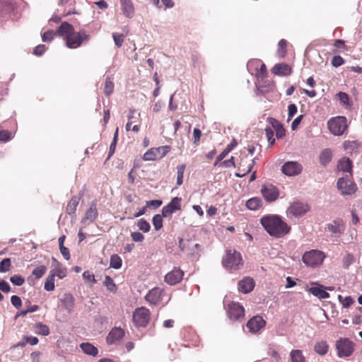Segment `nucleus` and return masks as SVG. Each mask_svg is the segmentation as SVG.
I'll list each match as a JSON object with an SVG mask.
<instances>
[{
    "mask_svg": "<svg viewBox=\"0 0 362 362\" xmlns=\"http://www.w3.org/2000/svg\"><path fill=\"white\" fill-rule=\"evenodd\" d=\"M90 40V35L84 30L78 32L74 31L71 35L66 36V46L70 49L79 47L83 41L88 42Z\"/></svg>",
    "mask_w": 362,
    "mask_h": 362,
    "instance_id": "obj_5",
    "label": "nucleus"
},
{
    "mask_svg": "<svg viewBox=\"0 0 362 362\" xmlns=\"http://www.w3.org/2000/svg\"><path fill=\"white\" fill-rule=\"evenodd\" d=\"M124 336V331L120 327L112 328L106 337L107 344H115L118 343Z\"/></svg>",
    "mask_w": 362,
    "mask_h": 362,
    "instance_id": "obj_19",
    "label": "nucleus"
},
{
    "mask_svg": "<svg viewBox=\"0 0 362 362\" xmlns=\"http://www.w3.org/2000/svg\"><path fill=\"white\" fill-rule=\"evenodd\" d=\"M62 303L65 309L71 313L74 305V299L71 294H64L63 298L61 299Z\"/></svg>",
    "mask_w": 362,
    "mask_h": 362,
    "instance_id": "obj_29",
    "label": "nucleus"
},
{
    "mask_svg": "<svg viewBox=\"0 0 362 362\" xmlns=\"http://www.w3.org/2000/svg\"><path fill=\"white\" fill-rule=\"evenodd\" d=\"M10 290H11V287L6 281H5L4 280L0 281V291H3L4 293H8L10 291Z\"/></svg>",
    "mask_w": 362,
    "mask_h": 362,
    "instance_id": "obj_63",
    "label": "nucleus"
},
{
    "mask_svg": "<svg viewBox=\"0 0 362 362\" xmlns=\"http://www.w3.org/2000/svg\"><path fill=\"white\" fill-rule=\"evenodd\" d=\"M122 264V261L120 257L117 255H113L110 257V267L115 269H119L121 268Z\"/></svg>",
    "mask_w": 362,
    "mask_h": 362,
    "instance_id": "obj_40",
    "label": "nucleus"
},
{
    "mask_svg": "<svg viewBox=\"0 0 362 362\" xmlns=\"http://www.w3.org/2000/svg\"><path fill=\"white\" fill-rule=\"evenodd\" d=\"M112 37H113V40H114L115 45L117 47H120L122 45L124 35L123 34L114 33L112 34Z\"/></svg>",
    "mask_w": 362,
    "mask_h": 362,
    "instance_id": "obj_51",
    "label": "nucleus"
},
{
    "mask_svg": "<svg viewBox=\"0 0 362 362\" xmlns=\"http://www.w3.org/2000/svg\"><path fill=\"white\" fill-rule=\"evenodd\" d=\"M224 308L227 313V316L230 320L235 322L242 321L245 317L244 308L238 303L230 302L224 305Z\"/></svg>",
    "mask_w": 362,
    "mask_h": 362,
    "instance_id": "obj_3",
    "label": "nucleus"
},
{
    "mask_svg": "<svg viewBox=\"0 0 362 362\" xmlns=\"http://www.w3.org/2000/svg\"><path fill=\"white\" fill-rule=\"evenodd\" d=\"M13 9V4L8 1H0V16L6 17Z\"/></svg>",
    "mask_w": 362,
    "mask_h": 362,
    "instance_id": "obj_31",
    "label": "nucleus"
},
{
    "mask_svg": "<svg viewBox=\"0 0 362 362\" xmlns=\"http://www.w3.org/2000/svg\"><path fill=\"white\" fill-rule=\"evenodd\" d=\"M162 204V201L160 200H151L148 201L146 204V208H153L157 209Z\"/></svg>",
    "mask_w": 362,
    "mask_h": 362,
    "instance_id": "obj_58",
    "label": "nucleus"
},
{
    "mask_svg": "<svg viewBox=\"0 0 362 362\" xmlns=\"http://www.w3.org/2000/svg\"><path fill=\"white\" fill-rule=\"evenodd\" d=\"M74 31V27L67 22L62 23L57 30L59 35H66V37L71 35Z\"/></svg>",
    "mask_w": 362,
    "mask_h": 362,
    "instance_id": "obj_32",
    "label": "nucleus"
},
{
    "mask_svg": "<svg viewBox=\"0 0 362 362\" xmlns=\"http://www.w3.org/2000/svg\"><path fill=\"white\" fill-rule=\"evenodd\" d=\"M183 274L184 272L180 268L174 267L165 276V281L170 286L175 285L182 279Z\"/></svg>",
    "mask_w": 362,
    "mask_h": 362,
    "instance_id": "obj_16",
    "label": "nucleus"
},
{
    "mask_svg": "<svg viewBox=\"0 0 362 362\" xmlns=\"http://www.w3.org/2000/svg\"><path fill=\"white\" fill-rule=\"evenodd\" d=\"M337 356L339 358L350 356L354 350V344L348 338H340L336 342Z\"/></svg>",
    "mask_w": 362,
    "mask_h": 362,
    "instance_id": "obj_7",
    "label": "nucleus"
},
{
    "mask_svg": "<svg viewBox=\"0 0 362 362\" xmlns=\"http://www.w3.org/2000/svg\"><path fill=\"white\" fill-rule=\"evenodd\" d=\"M104 286L108 291L112 293H115L117 291V286L113 279L110 276H106L104 281Z\"/></svg>",
    "mask_w": 362,
    "mask_h": 362,
    "instance_id": "obj_43",
    "label": "nucleus"
},
{
    "mask_svg": "<svg viewBox=\"0 0 362 362\" xmlns=\"http://www.w3.org/2000/svg\"><path fill=\"white\" fill-rule=\"evenodd\" d=\"M123 14L127 18H132L134 13V8L131 0H120Z\"/></svg>",
    "mask_w": 362,
    "mask_h": 362,
    "instance_id": "obj_25",
    "label": "nucleus"
},
{
    "mask_svg": "<svg viewBox=\"0 0 362 362\" xmlns=\"http://www.w3.org/2000/svg\"><path fill=\"white\" fill-rule=\"evenodd\" d=\"M260 223L271 235L281 238L288 234L291 228L278 215H267L260 219Z\"/></svg>",
    "mask_w": 362,
    "mask_h": 362,
    "instance_id": "obj_1",
    "label": "nucleus"
},
{
    "mask_svg": "<svg viewBox=\"0 0 362 362\" xmlns=\"http://www.w3.org/2000/svg\"><path fill=\"white\" fill-rule=\"evenodd\" d=\"M46 50V46L45 45H37L33 51V54L37 56H41Z\"/></svg>",
    "mask_w": 362,
    "mask_h": 362,
    "instance_id": "obj_61",
    "label": "nucleus"
},
{
    "mask_svg": "<svg viewBox=\"0 0 362 362\" xmlns=\"http://www.w3.org/2000/svg\"><path fill=\"white\" fill-rule=\"evenodd\" d=\"M302 170V165L297 161H287L281 167L282 173L290 177L300 174Z\"/></svg>",
    "mask_w": 362,
    "mask_h": 362,
    "instance_id": "obj_11",
    "label": "nucleus"
},
{
    "mask_svg": "<svg viewBox=\"0 0 362 362\" xmlns=\"http://www.w3.org/2000/svg\"><path fill=\"white\" fill-rule=\"evenodd\" d=\"M266 325L264 320L259 315H256L252 317L247 322L246 327L249 332L252 334L257 333Z\"/></svg>",
    "mask_w": 362,
    "mask_h": 362,
    "instance_id": "obj_15",
    "label": "nucleus"
},
{
    "mask_svg": "<svg viewBox=\"0 0 362 362\" xmlns=\"http://www.w3.org/2000/svg\"><path fill=\"white\" fill-rule=\"evenodd\" d=\"M255 286L254 280L250 277H245L238 282V291L243 293H248Z\"/></svg>",
    "mask_w": 362,
    "mask_h": 362,
    "instance_id": "obj_22",
    "label": "nucleus"
},
{
    "mask_svg": "<svg viewBox=\"0 0 362 362\" xmlns=\"http://www.w3.org/2000/svg\"><path fill=\"white\" fill-rule=\"evenodd\" d=\"M288 120H290L297 112V106L295 104H290L288 106Z\"/></svg>",
    "mask_w": 362,
    "mask_h": 362,
    "instance_id": "obj_55",
    "label": "nucleus"
},
{
    "mask_svg": "<svg viewBox=\"0 0 362 362\" xmlns=\"http://www.w3.org/2000/svg\"><path fill=\"white\" fill-rule=\"evenodd\" d=\"M165 293L163 288L154 287L147 293L145 299L151 305H158L163 299Z\"/></svg>",
    "mask_w": 362,
    "mask_h": 362,
    "instance_id": "obj_13",
    "label": "nucleus"
},
{
    "mask_svg": "<svg viewBox=\"0 0 362 362\" xmlns=\"http://www.w3.org/2000/svg\"><path fill=\"white\" fill-rule=\"evenodd\" d=\"M47 271V267L45 265H40L33 269L32 274L35 276L36 279L41 278Z\"/></svg>",
    "mask_w": 362,
    "mask_h": 362,
    "instance_id": "obj_47",
    "label": "nucleus"
},
{
    "mask_svg": "<svg viewBox=\"0 0 362 362\" xmlns=\"http://www.w3.org/2000/svg\"><path fill=\"white\" fill-rule=\"evenodd\" d=\"M220 165L224 168L235 167L234 157L232 156L230 159L223 160Z\"/></svg>",
    "mask_w": 362,
    "mask_h": 362,
    "instance_id": "obj_60",
    "label": "nucleus"
},
{
    "mask_svg": "<svg viewBox=\"0 0 362 362\" xmlns=\"http://www.w3.org/2000/svg\"><path fill=\"white\" fill-rule=\"evenodd\" d=\"M114 90V83L110 78H107L105 82L104 93L106 96H109Z\"/></svg>",
    "mask_w": 362,
    "mask_h": 362,
    "instance_id": "obj_45",
    "label": "nucleus"
},
{
    "mask_svg": "<svg viewBox=\"0 0 362 362\" xmlns=\"http://www.w3.org/2000/svg\"><path fill=\"white\" fill-rule=\"evenodd\" d=\"M314 350L317 354L320 356H324L328 352L329 346L327 341H320L315 343L314 346Z\"/></svg>",
    "mask_w": 362,
    "mask_h": 362,
    "instance_id": "obj_33",
    "label": "nucleus"
},
{
    "mask_svg": "<svg viewBox=\"0 0 362 362\" xmlns=\"http://www.w3.org/2000/svg\"><path fill=\"white\" fill-rule=\"evenodd\" d=\"M272 72L278 76H288L291 73V69L286 64H276L272 69Z\"/></svg>",
    "mask_w": 362,
    "mask_h": 362,
    "instance_id": "obj_24",
    "label": "nucleus"
},
{
    "mask_svg": "<svg viewBox=\"0 0 362 362\" xmlns=\"http://www.w3.org/2000/svg\"><path fill=\"white\" fill-rule=\"evenodd\" d=\"M337 189L342 195H351L356 192V185L347 177H340L337 183Z\"/></svg>",
    "mask_w": 362,
    "mask_h": 362,
    "instance_id": "obj_9",
    "label": "nucleus"
},
{
    "mask_svg": "<svg viewBox=\"0 0 362 362\" xmlns=\"http://www.w3.org/2000/svg\"><path fill=\"white\" fill-rule=\"evenodd\" d=\"M12 305L17 309H19L22 305V300L18 296H12L11 298Z\"/></svg>",
    "mask_w": 362,
    "mask_h": 362,
    "instance_id": "obj_56",
    "label": "nucleus"
},
{
    "mask_svg": "<svg viewBox=\"0 0 362 362\" xmlns=\"http://www.w3.org/2000/svg\"><path fill=\"white\" fill-rule=\"evenodd\" d=\"M150 320V311L144 307L136 308L133 313V322L136 327H146Z\"/></svg>",
    "mask_w": 362,
    "mask_h": 362,
    "instance_id": "obj_8",
    "label": "nucleus"
},
{
    "mask_svg": "<svg viewBox=\"0 0 362 362\" xmlns=\"http://www.w3.org/2000/svg\"><path fill=\"white\" fill-rule=\"evenodd\" d=\"M80 347L83 353L91 356H95L98 353V349L89 342L81 343Z\"/></svg>",
    "mask_w": 362,
    "mask_h": 362,
    "instance_id": "obj_27",
    "label": "nucleus"
},
{
    "mask_svg": "<svg viewBox=\"0 0 362 362\" xmlns=\"http://www.w3.org/2000/svg\"><path fill=\"white\" fill-rule=\"evenodd\" d=\"M131 237L134 242H142L144 240V235L140 232L132 233Z\"/></svg>",
    "mask_w": 362,
    "mask_h": 362,
    "instance_id": "obj_59",
    "label": "nucleus"
},
{
    "mask_svg": "<svg viewBox=\"0 0 362 362\" xmlns=\"http://www.w3.org/2000/svg\"><path fill=\"white\" fill-rule=\"evenodd\" d=\"M186 168L185 164L179 165L177 166V186H180L183 182L184 172Z\"/></svg>",
    "mask_w": 362,
    "mask_h": 362,
    "instance_id": "obj_42",
    "label": "nucleus"
},
{
    "mask_svg": "<svg viewBox=\"0 0 362 362\" xmlns=\"http://www.w3.org/2000/svg\"><path fill=\"white\" fill-rule=\"evenodd\" d=\"M307 291L319 299H326L329 297V294L325 291V287L317 282H312L311 287Z\"/></svg>",
    "mask_w": 362,
    "mask_h": 362,
    "instance_id": "obj_17",
    "label": "nucleus"
},
{
    "mask_svg": "<svg viewBox=\"0 0 362 362\" xmlns=\"http://www.w3.org/2000/svg\"><path fill=\"white\" fill-rule=\"evenodd\" d=\"M265 134L268 139V141L270 143L271 145H273L275 141V139H274V131L271 127H267L265 128Z\"/></svg>",
    "mask_w": 362,
    "mask_h": 362,
    "instance_id": "obj_52",
    "label": "nucleus"
},
{
    "mask_svg": "<svg viewBox=\"0 0 362 362\" xmlns=\"http://www.w3.org/2000/svg\"><path fill=\"white\" fill-rule=\"evenodd\" d=\"M325 258L324 252L317 250H312L304 253L302 260L307 266L314 267L320 265Z\"/></svg>",
    "mask_w": 362,
    "mask_h": 362,
    "instance_id": "obj_4",
    "label": "nucleus"
},
{
    "mask_svg": "<svg viewBox=\"0 0 362 362\" xmlns=\"http://www.w3.org/2000/svg\"><path fill=\"white\" fill-rule=\"evenodd\" d=\"M180 247L181 250L187 252L191 256H195L199 254L200 245L198 243L192 245L191 242L188 241L187 244L182 243V239H180Z\"/></svg>",
    "mask_w": 362,
    "mask_h": 362,
    "instance_id": "obj_21",
    "label": "nucleus"
},
{
    "mask_svg": "<svg viewBox=\"0 0 362 362\" xmlns=\"http://www.w3.org/2000/svg\"><path fill=\"white\" fill-rule=\"evenodd\" d=\"M344 59L339 56V55H335L333 57L332 59V65L334 67H339L344 64Z\"/></svg>",
    "mask_w": 362,
    "mask_h": 362,
    "instance_id": "obj_53",
    "label": "nucleus"
},
{
    "mask_svg": "<svg viewBox=\"0 0 362 362\" xmlns=\"http://www.w3.org/2000/svg\"><path fill=\"white\" fill-rule=\"evenodd\" d=\"M354 303V300L351 296H346L341 300L344 308H349Z\"/></svg>",
    "mask_w": 362,
    "mask_h": 362,
    "instance_id": "obj_64",
    "label": "nucleus"
},
{
    "mask_svg": "<svg viewBox=\"0 0 362 362\" xmlns=\"http://www.w3.org/2000/svg\"><path fill=\"white\" fill-rule=\"evenodd\" d=\"M11 268V259L10 258H5L0 262V272L4 273L8 272Z\"/></svg>",
    "mask_w": 362,
    "mask_h": 362,
    "instance_id": "obj_48",
    "label": "nucleus"
},
{
    "mask_svg": "<svg viewBox=\"0 0 362 362\" xmlns=\"http://www.w3.org/2000/svg\"><path fill=\"white\" fill-rule=\"evenodd\" d=\"M83 277L85 280L92 282L93 284L96 283L94 275L91 274L88 271H86L83 274Z\"/></svg>",
    "mask_w": 362,
    "mask_h": 362,
    "instance_id": "obj_62",
    "label": "nucleus"
},
{
    "mask_svg": "<svg viewBox=\"0 0 362 362\" xmlns=\"http://www.w3.org/2000/svg\"><path fill=\"white\" fill-rule=\"evenodd\" d=\"M327 229L335 235L342 234L345 230L344 221L337 218L327 225Z\"/></svg>",
    "mask_w": 362,
    "mask_h": 362,
    "instance_id": "obj_20",
    "label": "nucleus"
},
{
    "mask_svg": "<svg viewBox=\"0 0 362 362\" xmlns=\"http://www.w3.org/2000/svg\"><path fill=\"white\" fill-rule=\"evenodd\" d=\"M332 158V151L329 148L324 149L320 154V163L322 165L326 166Z\"/></svg>",
    "mask_w": 362,
    "mask_h": 362,
    "instance_id": "obj_30",
    "label": "nucleus"
},
{
    "mask_svg": "<svg viewBox=\"0 0 362 362\" xmlns=\"http://www.w3.org/2000/svg\"><path fill=\"white\" fill-rule=\"evenodd\" d=\"M170 150L169 146H162L158 148H152L147 151L143 156L144 160H155L163 158Z\"/></svg>",
    "mask_w": 362,
    "mask_h": 362,
    "instance_id": "obj_10",
    "label": "nucleus"
},
{
    "mask_svg": "<svg viewBox=\"0 0 362 362\" xmlns=\"http://www.w3.org/2000/svg\"><path fill=\"white\" fill-rule=\"evenodd\" d=\"M34 331L36 334H41L42 336H47L49 334V329L48 326L41 322L35 324Z\"/></svg>",
    "mask_w": 362,
    "mask_h": 362,
    "instance_id": "obj_38",
    "label": "nucleus"
},
{
    "mask_svg": "<svg viewBox=\"0 0 362 362\" xmlns=\"http://www.w3.org/2000/svg\"><path fill=\"white\" fill-rule=\"evenodd\" d=\"M337 168L343 173H350L352 171V163L349 158L344 157L338 162Z\"/></svg>",
    "mask_w": 362,
    "mask_h": 362,
    "instance_id": "obj_26",
    "label": "nucleus"
},
{
    "mask_svg": "<svg viewBox=\"0 0 362 362\" xmlns=\"http://www.w3.org/2000/svg\"><path fill=\"white\" fill-rule=\"evenodd\" d=\"M163 214H156L153 216L152 222L155 230H158L163 227Z\"/></svg>",
    "mask_w": 362,
    "mask_h": 362,
    "instance_id": "obj_46",
    "label": "nucleus"
},
{
    "mask_svg": "<svg viewBox=\"0 0 362 362\" xmlns=\"http://www.w3.org/2000/svg\"><path fill=\"white\" fill-rule=\"evenodd\" d=\"M330 132L335 136H341L347 128L346 118L339 116L331 118L327 122Z\"/></svg>",
    "mask_w": 362,
    "mask_h": 362,
    "instance_id": "obj_6",
    "label": "nucleus"
},
{
    "mask_svg": "<svg viewBox=\"0 0 362 362\" xmlns=\"http://www.w3.org/2000/svg\"><path fill=\"white\" fill-rule=\"evenodd\" d=\"M272 127L276 130V136L278 139L282 138L285 135V130L282 125L275 119L271 118Z\"/></svg>",
    "mask_w": 362,
    "mask_h": 362,
    "instance_id": "obj_36",
    "label": "nucleus"
},
{
    "mask_svg": "<svg viewBox=\"0 0 362 362\" xmlns=\"http://www.w3.org/2000/svg\"><path fill=\"white\" fill-rule=\"evenodd\" d=\"M261 193L268 202H274L279 195V191L277 187L272 184L263 185L261 187Z\"/></svg>",
    "mask_w": 362,
    "mask_h": 362,
    "instance_id": "obj_12",
    "label": "nucleus"
},
{
    "mask_svg": "<svg viewBox=\"0 0 362 362\" xmlns=\"http://www.w3.org/2000/svg\"><path fill=\"white\" fill-rule=\"evenodd\" d=\"M52 262L56 263V267H55V272L52 274H55V276H57L59 279H63L66 276V268L63 267L59 262L54 259L52 258Z\"/></svg>",
    "mask_w": 362,
    "mask_h": 362,
    "instance_id": "obj_37",
    "label": "nucleus"
},
{
    "mask_svg": "<svg viewBox=\"0 0 362 362\" xmlns=\"http://www.w3.org/2000/svg\"><path fill=\"white\" fill-rule=\"evenodd\" d=\"M11 138V134L10 132L7 130L0 131V141H8Z\"/></svg>",
    "mask_w": 362,
    "mask_h": 362,
    "instance_id": "obj_57",
    "label": "nucleus"
},
{
    "mask_svg": "<svg viewBox=\"0 0 362 362\" xmlns=\"http://www.w3.org/2000/svg\"><path fill=\"white\" fill-rule=\"evenodd\" d=\"M262 206V200L258 197H252L246 202V206L250 210H257Z\"/></svg>",
    "mask_w": 362,
    "mask_h": 362,
    "instance_id": "obj_35",
    "label": "nucleus"
},
{
    "mask_svg": "<svg viewBox=\"0 0 362 362\" xmlns=\"http://www.w3.org/2000/svg\"><path fill=\"white\" fill-rule=\"evenodd\" d=\"M82 195L74 196L66 206V212L69 215L74 214L76 207L78 205L79 201Z\"/></svg>",
    "mask_w": 362,
    "mask_h": 362,
    "instance_id": "obj_28",
    "label": "nucleus"
},
{
    "mask_svg": "<svg viewBox=\"0 0 362 362\" xmlns=\"http://www.w3.org/2000/svg\"><path fill=\"white\" fill-rule=\"evenodd\" d=\"M136 226L138 228L144 233H148L151 229L149 223L144 218H141L138 221Z\"/></svg>",
    "mask_w": 362,
    "mask_h": 362,
    "instance_id": "obj_44",
    "label": "nucleus"
},
{
    "mask_svg": "<svg viewBox=\"0 0 362 362\" xmlns=\"http://www.w3.org/2000/svg\"><path fill=\"white\" fill-rule=\"evenodd\" d=\"M54 277L55 274H50L46 279L45 282V289L47 291H52L54 289Z\"/></svg>",
    "mask_w": 362,
    "mask_h": 362,
    "instance_id": "obj_41",
    "label": "nucleus"
},
{
    "mask_svg": "<svg viewBox=\"0 0 362 362\" xmlns=\"http://www.w3.org/2000/svg\"><path fill=\"white\" fill-rule=\"evenodd\" d=\"M308 210L309 207L307 204L303 202H295L288 207L287 213L294 216H300L304 215Z\"/></svg>",
    "mask_w": 362,
    "mask_h": 362,
    "instance_id": "obj_18",
    "label": "nucleus"
},
{
    "mask_svg": "<svg viewBox=\"0 0 362 362\" xmlns=\"http://www.w3.org/2000/svg\"><path fill=\"white\" fill-rule=\"evenodd\" d=\"M338 98L340 101V103L344 106L346 108H349L352 105V103L350 101L349 96L347 93L344 92H339L337 94Z\"/></svg>",
    "mask_w": 362,
    "mask_h": 362,
    "instance_id": "obj_39",
    "label": "nucleus"
},
{
    "mask_svg": "<svg viewBox=\"0 0 362 362\" xmlns=\"http://www.w3.org/2000/svg\"><path fill=\"white\" fill-rule=\"evenodd\" d=\"M98 213L97 209L91 206L86 212L84 217L81 220V223L83 224H90L93 223L98 218Z\"/></svg>",
    "mask_w": 362,
    "mask_h": 362,
    "instance_id": "obj_23",
    "label": "nucleus"
},
{
    "mask_svg": "<svg viewBox=\"0 0 362 362\" xmlns=\"http://www.w3.org/2000/svg\"><path fill=\"white\" fill-rule=\"evenodd\" d=\"M291 362H305V358L301 350L294 349L290 353Z\"/></svg>",
    "mask_w": 362,
    "mask_h": 362,
    "instance_id": "obj_34",
    "label": "nucleus"
},
{
    "mask_svg": "<svg viewBox=\"0 0 362 362\" xmlns=\"http://www.w3.org/2000/svg\"><path fill=\"white\" fill-rule=\"evenodd\" d=\"M287 45L286 40L282 39L279 42L278 54L280 57H284L286 54V46Z\"/></svg>",
    "mask_w": 362,
    "mask_h": 362,
    "instance_id": "obj_49",
    "label": "nucleus"
},
{
    "mask_svg": "<svg viewBox=\"0 0 362 362\" xmlns=\"http://www.w3.org/2000/svg\"><path fill=\"white\" fill-rule=\"evenodd\" d=\"M182 199L178 197H175L171 199V201L162 209V214L163 217H168L171 216L176 211L181 209Z\"/></svg>",
    "mask_w": 362,
    "mask_h": 362,
    "instance_id": "obj_14",
    "label": "nucleus"
},
{
    "mask_svg": "<svg viewBox=\"0 0 362 362\" xmlns=\"http://www.w3.org/2000/svg\"><path fill=\"white\" fill-rule=\"evenodd\" d=\"M222 264L230 272L240 269L243 266V259L240 252L235 250H228L226 256L223 258Z\"/></svg>",
    "mask_w": 362,
    "mask_h": 362,
    "instance_id": "obj_2",
    "label": "nucleus"
},
{
    "mask_svg": "<svg viewBox=\"0 0 362 362\" xmlns=\"http://www.w3.org/2000/svg\"><path fill=\"white\" fill-rule=\"evenodd\" d=\"M55 33L53 30H47L42 36L43 42H50L54 38Z\"/></svg>",
    "mask_w": 362,
    "mask_h": 362,
    "instance_id": "obj_54",
    "label": "nucleus"
},
{
    "mask_svg": "<svg viewBox=\"0 0 362 362\" xmlns=\"http://www.w3.org/2000/svg\"><path fill=\"white\" fill-rule=\"evenodd\" d=\"M10 281L13 284L18 286H22L25 282V279L23 276L16 274L11 276Z\"/></svg>",
    "mask_w": 362,
    "mask_h": 362,
    "instance_id": "obj_50",
    "label": "nucleus"
}]
</instances>
